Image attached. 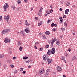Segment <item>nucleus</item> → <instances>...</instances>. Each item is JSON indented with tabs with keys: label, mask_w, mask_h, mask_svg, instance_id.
<instances>
[{
	"label": "nucleus",
	"mask_w": 77,
	"mask_h": 77,
	"mask_svg": "<svg viewBox=\"0 0 77 77\" xmlns=\"http://www.w3.org/2000/svg\"><path fill=\"white\" fill-rule=\"evenodd\" d=\"M31 68V66H28V68Z\"/></svg>",
	"instance_id": "680f3d73"
},
{
	"label": "nucleus",
	"mask_w": 77,
	"mask_h": 77,
	"mask_svg": "<svg viewBox=\"0 0 77 77\" xmlns=\"http://www.w3.org/2000/svg\"><path fill=\"white\" fill-rule=\"evenodd\" d=\"M5 55L3 54H0V58H3L4 57Z\"/></svg>",
	"instance_id": "412c9836"
},
{
	"label": "nucleus",
	"mask_w": 77,
	"mask_h": 77,
	"mask_svg": "<svg viewBox=\"0 0 77 77\" xmlns=\"http://www.w3.org/2000/svg\"><path fill=\"white\" fill-rule=\"evenodd\" d=\"M63 21V19H62L61 20H60V24H62V21Z\"/></svg>",
	"instance_id": "c85d7f7f"
},
{
	"label": "nucleus",
	"mask_w": 77,
	"mask_h": 77,
	"mask_svg": "<svg viewBox=\"0 0 77 77\" xmlns=\"http://www.w3.org/2000/svg\"><path fill=\"white\" fill-rule=\"evenodd\" d=\"M70 4V3L69 2H67L66 3L67 6H69Z\"/></svg>",
	"instance_id": "7c9ffc66"
},
{
	"label": "nucleus",
	"mask_w": 77,
	"mask_h": 77,
	"mask_svg": "<svg viewBox=\"0 0 77 77\" xmlns=\"http://www.w3.org/2000/svg\"><path fill=\"white\" fill-rule=\"evenodd\" d=\"M10 66L11 67V68H14V65H11Z\"/></svg>",
	"instance_id": "c03bdc74"
},
{
	"label": "nucleus",
	"mask_w": 77,
	"mask_h": 77,
	"mask_svg": "<svg viewBox=\"0 0 77 77\" xmlns=\"http://www.w3.org/2000/svg\"><path fill=\"white\" fill-rule=\"evenodd\" d=\"M60 68V67L59 66H57V70L58 71H59V69Z\"/></svg>",
	"instance_id": "4468645a"
},
{
	"label": "nucleus",
	"mask_w": 77,
	"mask_h": 77,
	"mask_svg": "<svg viewBox=\"0 0 77 77\" xmlns=\"http://www.w3.org/2000/svg\"><path fill=\"white\" fill-rule=\"evenodd\" d=\"M51 46L52 47L53 46V43H51Z\"/></svg>",
	"instance_id": "bf43d9fd"
},
{
	"label": "nucleus",
	"mask_w": 77,
	"mask_h": 77,
	"mask_svg": "<svg viewBox=\"0 0 77 77\" xmlns=\"http://www.w3.org/2000/svg\"><path fill=\"white\" fill-rule=\"evenodd\" d=\"M61 60H63V61H65V63H66V60H65V58H61Z\"/></svg>",
	"instance_id": "bb28decb"
},
{
	"label": "nucleus",
	"mask_w": 77,
	"mask_h": 77,
	"mask_svg": "<svg viewBox=\"0 0 77 77\" xmlns=\"http://www.w3.org/2000/svg\"><path fill=\"white\" fill-rule=\"evenodd\" d=\"M42 21H40V23L38 24V26H39L40 25H42Z\"/></svg>",
	"instance_id": "cd10ccee"
},
{
	"label": "nucleus",
	"mask_w": 77,
	"mask_h": 77,
	"mask_svg": "<svg viewBox=\"0 0 77 77\" xmlns=\"http://www.w3.org/2000/svg\"><path fill=\"white\" fill-rule=\"evenodd\" d=\"M42 39H46V37H45V35H42Z\"/></svg>",
	"instance_id": "a211bd4d"
},
{
	"label": "nucleus",
	"mask_w": 77,
	"mask_h": 77,
	"mask_svg": "<svg viewBox=\"0 0 77 77\" xmlns=\"http://www.w3.org/2000/svg\"><path fill=\"white\" fill-rule=\"evenodd\" d=\"M42 50H43V48H41L40 49L39 51H42Z\"/></svg>",
	"instance_id": "79ce46f5"
},
{
	"label": "nucleus",
	"mask_w": 77,
	"mask_h": 77,
	"mask_svg": "<svg viewBox=\"0 0 77 77\" xmlns=\"http://www.w3.org/2000/svg\"><path fill=\"white\" fill-rule=\"evenodd\" d=\"M28 1V0H24V2H25V3H27V2Z\"/></svg>",
	"instance_id": "8fccbe9b"
},
{
	"label": "nucleus",
	"mask_w": 77,
	"mask_h": 77,
	"mask_svg": "<svg viewBox=\"0 0 77 77\" xmlns=\"http://www.w3.org/2000/svg\"><path fill=\"white\" fill-rule=\"evenodd\" d=\"M50 7L51 9H53V8H52V5H50Z\"/></svg>",
	"instance_id": "6e6d98bb"
},
{
	"label": "nucleus",
	"mask_w": 77,
	"mask_h": 77,
	"mask_svg": "<svg viewBox=\"0 0 77 77\" xmlns=\"http://www.w3.org/2000/svg\"><path fill=\"white\" fill-rule=\"evenodd\" d=\"M9 7V4L8 3H5V5H4L3 9L4 11H6V9Z\"/></svg>",
	"instance_id": "f03ea898"
},
{
	"label": "nucleus",
	"mask_w": 77,
	"mask_h": 77,
	"mask_svg": "<svg viewBox=\"0 0 77 77\" xmlns=\"http://www.w3.org/2000/svg\"><path fill=\"white\" fill-rule=\"evenodd\" d=\"M33 7H32L31 8V11H33Z\"/></svg>",
	"instance_id": "13d9d810"
},
{
	"label": "nucleus",
	"mask_w": 77,
	"mask_h": 77,
	"mask_svg": "<svg viewBox=\"0 0 77 77\" xmlns=\"http://www.w3.org/2000/svg\"><path fill=\"white\" fill-rule=\"evenodd\" d=\"M54 23H52L51 25V27H54Z\"/></svg>",
	"instance_id": "ea45409f"
},
{
	"label": "nucleus",
	"mask_w": 77,
	"mask_h": 77,
	"mask_svg": "<svg viewBox=\"0 0 77 77\" xmlns=\"http://www.w3.org/2000/svg\"><path fill=\"white\" fill-rule=\"evenodd\" d=\"M63 17L64 18H66V16L65 15H63Z\"/></svg>",
	"instance_id": "de8ad7c7"
},
{
	"label": "nucleus",
	"mask_w": 77,
	"mask_h": 77,
	"mask_svg": "<svg viewBox=\"0 0 77 77\" xmlns=\"http://www.w3.org/2000/svg\"><path fill=\"white\" fill-rule=\"evenodd\" d=\"M5 20H6L7 22H8V20L9 19V16L7 15V16H4V17Z\"/></svg>",
	"instance_id": "20e7f679"
},
{
	"label": "nucleus",
	"mask_w": 77,
	"mask_h": 77,
	"mask_svg": "<svg viewBox=\"0 0 77 77\" xmlns=\"http://www.w3.org/2000/svg\"><path fill=\"white\" fill-rule=\"evenodd\" d=\"M25 25L26 26H30V23H28L27 20H26L25 22Z\"/></svg>",
	"instance_id": "1a4fd4ad"
},
{
	"label": "nucleus",
	"mask_w": 77,
	"mask_h": 77,
	"mask_svg": "<svg viewBox=\"0 0 77 77\" xmlns=\"http://www.w3.org/2000/svg\"><path fill=\"white\" fill-rule=\"evenodd\" d=\"M31 62H32V63H33V60H31Z\"/></svg>",
	"instance_id": "338daca9"
},
{
	"label": "nucleus",
	"mask_w": 77,
	"mask_h": 77,
	"mask_svg": "<svg viewBox=\"0 0 77 77\" xmlns=\"http://www.w3.org/2000/svg\"><path fill=\"white\" fill-rule=\"evenodd\" d=\"M62 11V8H60V11Z\"/></svg>",
	"instance_id": "e2e57ef3"
},
{
	"label": "nucleus",
	"mask_w": 77,
	"mask_h": 77,
	"mask_svg": "<svg viewBox=\"0 0 77 77\" xmlns=\"http://www.w3.org/2000/svg\"><path fill=\"white\" fill-rule=\"evenodd\" d=\"M59 71H62V68L60 67V68L59 69Z\"/></svg>",
	"instance_id": "4d7b16f0"
},
{
	"label": "nucleus",
	"mask_w": 77,
	"mask_h": 77,
	"mask_svg": "<svg viewBox=\"0 0 77 77\" xmlns=\"http://www.w3.org/2000/svg\"><path fill=\"white\" fill-rule=\"evenodd\" d=\"M42 9H43V8H42V7H41L39 11V12H42Z\"/></svg>",
	"instance_id": "a878e982"
},
{
	"label": "nucleus",
	"mask_w": 77,
	"mask_h": 77,
	"mask_svg": "<svg viewBox=\"0 0 77 77\" xmlns=\"http://www.w3.org/2000/svg\"><path fill=\"white\" fill-rule=\"evenodd\" d=\"M11 8L13 9L14 10L15 9V6L14 5H12L11 6Z\"/></svg>",
	"instance_id": "5701e85b"
},
{
	"label": "nucleus",
	"mask_w": 77,
	"mask_h": 77,
	"mask_svg": "<svg viewBox=\"0 0 77 77\" xmlns=\"http://www.w3.org/2000/svg\"><path fill=\"white\" fill-rule=\"evenodd\" d=\"M63 77H66V76L65 75H63Z\"/></svg>",
	"instance_id": "774afa93"
},
{
	"label": "nucleus",
	"mask_w": 77,
	"mask_h": 77,
	"mask_svg": "<svg viewBox=\"0 0 77 77\" xmlns=\"http://www.w3.org/2000/svg\"><path fill=\"white\" fill-rule=\"evenodd\" d=\"M44 72V69H41L40 71H39V74L40 75H41V74H42V73H43Z\"/></svg>",
	"instance_id": "0eeeda50"
},
{
	"label": "nucleus",
	"mask_w": 77,
	"mask_h": 77,
	"mask_svg": "<svg viewBox=\"0 0 77 77\" xmlns=\"http://www.w3.org/2000/svg\"><path fill=\"white\" fill-rule=\"evenodd\" d=\"M56 44L57 45H59V43L60 42V41H57V39H56Z\"/></svg>",
	"instance_id": "6ab92c4d"
},
{
	"label": "nucleus",
	"mask_w": 77,
	"mask_h": 77,
	"mask_svg": "<svg viewBox=\"0 0 77 77\" xmlns=\"http://www.w3.org/2000/svg\"><path fill=\"white\" fill-rule=\"evenodd\" d=\"M53 10L51 9L50 10V12L51 13H52V12H53Z\"/></svg>",
	"instance_id": "603ef678"
},
{
	"label": "nucleus",
	"mask_w": 77,
	"mask_h": 77,
	"mask_svg": "<svg viewBox=\"0 0 77 77\" xmlns=\"http://www.w3.org/2000/svg\"><path fill=\"white\" fill-rule=\"evenodd\" d=\"M46 73H48V72H50V69H48L46 70Z\"/></svg>",
	"instance_id": "b1692460"
},
{
	"label": "nucleus",
	"mask_w": 77,
	"mask_h": 77,
	"mask_svg": "<svg viewBox=\"0 0 77 77\" xmlns=\"http://www.w3.org/2000/svg\"><path fill=\"white\" fill-rule=\"evenodd\" d=\"M48 47H49V45H48V44L47 45H46V48H48Z\"/></svg>",
	"instance_id": "f704fd0d"
},
{
	"label": "nucleus",
	"mask_w": 77,
	"mask_h": 77,
	"mask_svg": "<svg viewBox=\"0 0 77 77\" xmlns=\"http://www.w3.org/2000/svg\"><path fill=\"white\" fill-rule=\"evenodd\" d=\"M24 31L27 33H29L30 32V30L29 29V28H27L25 29Z\"/></svg>",
	"instance_id": "6e6552de"
},
{
	"label": "nucleus",
	"mask_w": 77,
	"mask_h": 77,
	"mask_svg": "<svg viewBox=\"0 0 77 77\" xmlns=\"http://www.w3.org/2000/svg\"><path fill=\"white\" fill-rule=\"evenodd\" d=\"M64 26H65V27H67V24L66 22H65Z\"/></svg>",
	"instance_id": "473e14b6"
},
{
	"label": "nucleus",
	"mask_w": 77,
	"mask_h": 77,
	"mask_svg": "<svg viewBox=\"0 0 77 77\" xmlns=\"http://www.w3.org/2000/svg\"><path fill=\"white\" fill-rule=\"evenodd\" d=\"M61 29H62V30H63V31H64V30H65V29H64V28H61Z\"/></svg>",
	"instance_id": "69168bd1"
},
{
	"label": "nucleus",
	"mask_w": 77,
	"mask_h": 77,
	"mask_svg": "<svg viewBox=\"0 0 77 77\" xmlns=\"http://www.w3.org/2000/svg\"><path fill=\"white\" fill-rule=\"evenodd\" d=\"M43 59L44 61H46V60H47V58H43Z\"/></svg>",
	"instance_id": "49530a36"
},
{
	"label": "nucleus",
	"mask_w": 77,
	"mask_h": 77,
	"mask_svg": "<svg viewBox=\"0 0 77 77\" xmlns=\"http://www.w3.org/2000/svg\"><path fill=\"white\" fill-rule=\"evenodd\" d=\"M20 71H23V69L22 68H21L20 69Z\"/></svg>",
	"instance_id": "72a5a7b5"
},
{
	"label": "nucleus",
	"mask_w": 77,
	"mask_h": 77,
	"mask_svg": "<svg viewBox=\"0 0 77 77\" xmlns=\"http://www.w3.org/2000/svg\"><path fill=\"white\" fill-rule=\"evenodd\" d=\"M18 72V70H16L14 71V73H17Z\"/></svg>",
	"instance_id": "a18cd8bd"
},
{
	"label": "nucleus",
	"mask_w": 77,
	"mask_h": 77,
	"mask_svg": "<svg viewBox=\"0 0 77 77\" xmlns=\"http://www.w3.org/2000/svg\"><path fill=\"white\" fill-rule=\"evenodd\" d=\"M19 49L20 51H22V50H23V47L22 46H20Z\"/></svg>",
	"instance_id": "4be33fe9"
},
{
	"label": "nucleus",
	"mask_w": 77,
	"mask_h": 77,
	"mask_svg": "<svg viewBox=\"0 0 77 77\" xmlns=\"http://www.w3.org/2000/svg\"><path fill=\"white\" fill-rule=\"evenodd\" d=\"M56 51V50L54 48H52V49L51 51V53L52 54H54L55 52Z\"/></svg>",
	"instance_id": "39448f33"
},
{
	"label": "nucleus",
	"mask_w": 77,
	"mask_h": 77,
	"mask_svg": "<svg viewBox=\"0 0 77 77\" xmlns=\"http://www.w3.org/2000/svg\"><path fill=\"white\" fill-rule=\"evenodd\" d=\"M10 42V39L8 38L7 37L5 39L4 42L5 43H9Z\"/></svg>",
	"instance_id": "7ed1b4c3"
},
{
	"label": "nucleus",
	"mask_w": 77,
	"mask_h": 77,
	"mask_svg": "<svg viewBox=\"0 0 77 77\" xmlns=\"http://www.w3.org/2000/svg\"><path fill=\"white\" fill-rule=\"evenodd\" d=\"M68 51H69V52H70V51H71V49L69 48L68 50Z\"/></svg>",
	"instance_id": "0e129e2a"
},
{
	"label": "nucleus",
	"mask_w": 77,
	"mask_h": 77,
	"mask_svg": "<svg viewBox=\"0 0 77 77\" xmlns=\"http://www.w3.org/2000/svg\"><path fill=\"white\" fill-rule=\"evenodd\" d=\"M69 9H67L65 11V14H68V12H69Z\"/></svg>",
	"instance_id": "9d476101"
},
{
	"label": "nucleus",
	"mask_w": 77,
	"mask_h": 77,
	"mask_svg": "<svg viewBox=\"0 0 77 77\" xmlns=\"http://www.w3.org/2000/svg\"><path fill=\"white\" fill-rule=\"evenodd\" d=\"M26 62L27 63H29L30 62V60H28L27 61H26Z\"/></svg>",
	"instance_id": "864d4df0"
},
{
	"label": "nucleus",
	"mask_w": 77,
	"mask_h": 77,
	"mask_svg": "<svg viewBox=\"0 0 77 77\" xmlns=\"http://www.w3.org/2000/svg\"><path fill=\"white\" fill-rule=\"evenodd\" d=\"M48 43H49V44H50V43H51V40H48Z\"/></svg>",
	"instance_id": "c9c22d12"
},
{
	"label": "nucleus",
	"mask_w": 77,
	"mask_h": 77,
	"mask_svg": "<svg viewBox=\"0 0 77 77\" xmlns=\"http://www.w3.org/2000/svg\"><path fill=\"white\" fill-rule=\"evenodd\" d=\"M3 67L4 69H6V67H7V65L6 64H4L3 65Z\"/></svg>",
	"instance_id": "393cba45"
},
{
	"label": "nucleus",
	"mask_w": 77,
	"mask_h": 77,
	"mask_svg": "<svg viewBox=\"0 0 77 77\" xmlns=\"http://www.w3.org/2000/svg\"><path fill=\"white\" fill-rule=\"evenodd\" d=\"M8 62H11L12 61L11 60H8Z\"/></svg>",
	"instance_id": "3c124183"
},
{
	"label": "nucleus",
	"mask_w": 77,
	"mask_h": 77,
	"mask_svg": "<svg viewBox=\"0 0 77 77\" xmlns=\"http://www.w3.org/2000/svg\"><path fill=\"white\" fill-rule=\"evenodd\" d=\"M45 34L47 35H50V32L49 31H47L45 32Z\"/></svg>",
	"instance_id": "f3484780"
},
{
	"label": "nucleus",
	"mask_w": 77,
	"mask_h": 77,
	"mask_svg": "<svg viewBox=\"0 0 77 77\" xmlns=\"http://www.w3.org/2000/svg\"><path fill=\"white\" fill-rule=\"evenodd\" d=\"M43 57V58H48V57L47 55H44Z\"/></svg>",
	"instance_id": "dca6fc26"
},
{
	"label": "nucleus",
	"mask_w": 77,
	"mask_h": 77,
	"mask_svg": "<svg viewBox=\"0 0 77 77\" xmlns=\"http://www.w3.org/2000/svg\"><path fill=\"white\" fill-rule=\"evenodd\" d=\"M54 27H57V24H54Z\"/></svg>",
	"instance_id": "052dcab7"
},
{
	"label": "nucleus",
	"mask_w": 77,
	"mask_h": 77,
	"mask_svg": "<svg viewBox=\"0 0 77 77\" xmlns=\"http://www.w3.org/2000/svg\"><path fill=\"white\" fill-rule=\"evenodd\" d=\"M10 32V30L9 29H5L2 31L1 33L2 34H6L7 33H9Z\"/></svg>",
	"instance_id": "f257e3e1"
},
{
	"label": "nucleus",
	"mask_w": 77,
	"mask_h": 77,
	"mask_svg": "<svg viewBox=\"0 0 77 77\" xmlns=\"http://www.w3.org/2000/svg\"><path fill=\"white\" fill-rule=\"evenodd\" d=\"M55 42V38H53L52 39V44H54V43Z\"/></svg>",
	"instance_id": "9b49d317"
},
{
	"label": "nucleus",
	"mask_w": 77,
	"mask_h": 77,
	"mask_svg": "<svg viewBox=\"0 0 77 77\" xmlns=\"http://www.w3.org/2000/svg\"><path fill=\"white\" fill-rule=\"evenodd\" d=\"M26 71H24L22 72V73H23V74H26Z\"/></svg>",
	"instance_id": "09e8293b"
},
{
	"label": "nucleus",
	"mask_w": 77,
	"mask_h": 77,
	"mask_svg": "<svg viewBox=\"0 0 77 77\" xmlns=\"http://www.w3.org/2000/svg\"><path fill=\"white\" fill-rule=\"evenodd\" d=\"M50 20H49L48 19V21H47V23H49V22H50Z\"/></svg>",
	"instance_id": "a19ab883"
},
{
	"label": "nucleus",
	"mask_w": 77,
	"mask_h": 77,
	"mask_svg": "<svg viewBox=\"0 0 77 77\" xmlns=\"http://www.w3.org/2000/svg\"><path fill=\"white\" fill-rule=\"evenodd\" d=\"M41 13L39 12L38 13V15H39V16H41Z\"/></svg>",
	"instance_id": "4c0bfd02"
},
{
	"label": "nucleus",
	"mask_w": 77,
	"mask_h": 77,
	"mask_svg": "<svg viewBox=\"0 0 77 77\" xmlns=\"http://www.w3.org/2000/svg\"><path fill=\"white\" fill-rule=\"evenodd\" d=\"M17 3L18 4H20L21 3V1L18 0L17 1Z\"/></svg>",
	"instance_id": "c756f323"
},
{
	"label": "nucleus",
	"mask_w": 77,
	"mask_h": 77,
	"mask_svg": "<svg viewBox=\"0 0 77 77\" xmlns=\"http://www.w3.org/2000/svg\"><path fill=\"white\" fill-rule=\"evenodd\" d=\"M49 74L48 73L46 72L45 74V77H48Z\"/></svg>",
	"instance_id": "2eb2a0df"
},
{
	"label": "nucleus",
	"mask_w": 77,
	"mask_h": 77,
	"mask_svg": "<svg viewBox=\"0 0 77 77\" xmlns=\"http://www.w3.org/2000/svg\"><path fill=\"white\" fill-rule=\"evenodd\" d=\"M24 31H22L21 32H20V33L21 34H23V36H25V35H24Z\"/></svg>",
	"instance_id": "ddd939ff"
},
{
	"label": "nucleus",
	"mask_w": 77,
	"mask_h": 77,
	"mask_svg": "<svg viewBox=\"0 0 77 77\" xmlns=\"http://www.w3.org/2000/svg\"><path fill=\"white\" fill-rule=\"evenodd\" d=\"M34 47L35 48V49H38V48H37V47H36V45H35Z\"/></svg>",
	"instance_id": "5fc2aeb1"
},
{
	"label": "nucleus",
	"mask_w": 77,
	"mask_h": 77,
	"mask_svg": "<svg viewBox=\"0 0 77 77\" xmlns=\"http://www.w3.org/2000/svg\"><path fill=\"white\" fill-rule=\"evenodd\" d=\"M53 30V31L54 32H55L56 31V28H53L52 29Z\"/></svg>",
	"instance_id": "e433bc0d"
},
{
	"label": "nucleus",
	"mask_w": 77,
	"mask_h": 77,
	"mask_svg": "<svg viewBox=\"0 0 77 77\" xmlns=\"http://www.w3.org/2000/svg\"><path fill=\"white\" fill-rule=\"evenodd\" d=\"M18 45L19 46H20L21 45V41H18Z\"/></svg>",
	"instance_id": "f8f14e48"
},
{
	"label": "nucleus",
	"mask_w": 77,
	"mask_h": 77,
	"mask_svg": "<svg viewBox=\"0 0 77 77\" xmlns=\"http://www.w3.org/2000/svg\"><path fill=\"white\" fill-rule=\"evenodd\" d=\"M47 61L48 62V64H50L52 62H53V60L52 59H50L48 58L47 59Z\"/></svg>",
	"instance_id": "423d86ee"
},
{
	"label": "nucleus",
	"mask_w": 77,
	"mask_h": 77,
	"mask_svg": "<svg viewBox=\"0 0 77 77\" xmlns=\"http://www.w3.org/2000/svg\"><path fill=\"white\" fill-rule=\"evenodd\" d=\"M65 56H66V57H67V56L68 55V54H67V53H65L64 54Z\"/></svg>",
	"instance_id": "2f4dec72"
},
{
	"label": "nucleus",
	"mask_w": 77,
	"mask_h": 77,
	"mask_svg": "<svg viewBox=\"0 0 77 77\" xmlns=\"http://www.w3.org/2000/svg\"><path fill=\"white\" fill-rule=\"evenodd\" d=\"M39 44V43L38 42H36L35 43V45H38V44Z\"/></svg>",
	"instance_id": "37998d69"
},
{
	"label": "nucleus",
	"mask_w": 77,
	"mask_h": 77,
	"mask_svg": "<svg viewBox=\"0 0 77 77\" xmlns=\"http://www.w3.org/2000/svg\"><path fill=\"white\" fill-rule=\"evenodd\" d=\"M50 53H51V50H48V51L47 52V54H48L49 55H50Z\"/></svg>",
	"instance_id": "aec40b11"
},
{
	"label": "nucleus",
	"mask_w": 77,
	"mask_h": 77,
	"mask_svg": "<svg viewBox=\"0 0 77 77\" xmlns=\"http://www.w3.org/2000/svg\"><path fill=\"white\" fill-rule=\"evenodd\" d=\"M2 20V16H1L0 17V21H1Z\"/></svg>",
	"instance_id": "58836bf2"
}]
</instances>
